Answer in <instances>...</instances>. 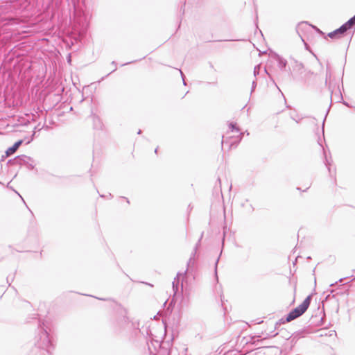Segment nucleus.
Here are the masks:
<instances>
[{"label": "nucleus", "instance_id": "nucleus-1", "mask_svg": "<svg viewBox=\"0 0 355 355\" xmlns=\"http://www.w3.org/2000/svg\"><path fill=\"white\" fill-rule=\"evenodd\" d=\"M116 315L112 323L114 334L125 336L129 340H135L140 334L139 322L131 320L128 316V311L121 305H117Z\"/></svg>", "mask_w": 355, "mask_h": 355}, {"label": "nucleus", "instance_id": "nucleus-2", "mask_svg": "<svg viewBox=\"0 0 355 355\" xmlns=\"http://www.w3.org/2000/svg\"><path fill=\"white\" fill-rule=\"evenodd\" d=\"M34 344L41 355H51L55 349L53 336L50 324L44 321L39 324Z\"/></svg>", "mask_w": 355, "mask_h": 355}, {"label": "nucleus", "instance_id": "nucleus-3", "mask_svg": "<svg viewBox=\"0 0 355 355\" xmlns=\"http://www.w3.org/2000/svg\"><path fill=\"white\" fill-rule=\"evenodd\" d=\"M311 300V296L309 295L298 306L293 309L286 316V321L291 322L301 316L309 308Z\"/></svg>", "mask_w": 355, "mask_h": 355}, {"label": "nucleus", "instance_id": "nucleus-4", "mask_svg": "<svg viewBox=\"0 0 355 355\" xmlns=\"http://www.w3.org/2000/svg\"><path fill=\"white\" fill-rule=\"evenodd\" d=\"M8 164L24 166L28 169L32 170L35 166V162L33 158L28 156L21 155L15 157L12 159L8 160Z\"/></svg>", "mask_w": 355, "mask_h": 355}, {"label": "nucleus", "instance_id": "nucleus-5", "mask_svg": "<svg viewBox=\"0 0 355 355\" xmlns=\"http://www.w3.org/2000/svg\"><path fill=\"white\" fill-rule=\"evenodd\" d=\"M244 133L241 132L240 135L238 136L236 138H233L232 137H224L223 136L222 139V147H223L225 145H227L228 148L232 147H236L238 144L241 141L242 135Z\"/></svg>", "mask_w": 355, "mask_h": 355}, {"label": "nucleus", "instance_id": "nucleus-6", "mask_svg": "<svg viewBox=\"0 0 355 355\" xmlns=\"http://www.w3.org/2000/svg\"><path fill=\"white\" fill-rule=\"evenodd\" d=\"M347 30L345 28V26L343 24L340 28L336 30L330 32L328 33V37L330 38H340L342 35L345 33Z\"/></svg>", "mask_w": 355, "mask_h": 355}, {"label": "nucleus", "instance_id": "nucleus-7", "mask_svg": "<svg viewBox=\"0 0 355 355\" xmlns=\"http://www.w3.org/2000/svg\"><path fill=\"white\" fill-rule=\"evenodd\" d=\"M24 140L21 139L14 144V145L8 148L6 151V157H9L14 154L19 146L23 144Z\"/></svg>", "mask_w": 355, "mask_h": 355}, {"label": "nucleus", "instance_id": "nucleus-8", "mask_svg": "<svg viewBox=\"0 0 355 355\" xmlns=\"http://www.w3.org/2000/svg\"><path fill=\"white\" fill-rule=\"evenodd\" d=\"M187 270H188V269H187L183 274L180 272H178L176 277L174 278V280L172 282V287H173V291L174 295H176L178 291V286H179V282H180L179 278H180V277L183 275H186L187 272Z\"/></svg>", "mask_w": 355, "mask_h": 355}, {"label": "nucleus", "instance_id": "nucleus-9", "mask_svg": "<svg viewBox=\"0 0 355 355\" xmlns=\"http://www.w3.org/2000/svg\"><path fill=\"white\" fill-rule=\"evenodd\" d=\"M277 61L278 62V67L279 69L281 70H284L286 67L287 61L279 55H277Z\"/></svg>", "mask_w": 355, "mask_h": 355}, {"label": "nucleus", "instance_id": "nucleus-10", "mask_svg": "<svg viewBox=\"0 0 355 355\" xmlns=\"http://www.w3.org/2000/svg\"><path fill=\"white\" fill-rule=\"evenodd\" d=\"M331 71L329 66V64H327L326 78H325V85H328L329 90H331V85H330V83L329 84V80L331 78Z\"/></svg>", "mask_w": 355, "mask_h": 355}, {"label": "nucleus", "instance_id": "nucleus-11", "mask_svg": "<svg viewBox=\"0 0 355 355\" xmlns=\"http://www.w3.org/2000/svg\"><path fill=\"white\" fill-rule=\"evenodd\" d=\"M344 26H345V28L348 31L350 28H352V26H355V22L352 19V18H350L347 22L343 24Z\"/></svg>", "mask_w": 355, "mask_h": 355}, {"label": "nucleus", "instance_id": "nucleus-12", "mask_svg": "<svg viewBox=\"0 0 355 355\" xmlns=\"http://www.w3.org/2000/svg\"><path fill=\"white\" fill-rule=\"evenodd\" d=\"M229 128L231 130L232 132H239V128L237 127L236 123H230L229 125Z\"/></svg>", "mask_w": 355, "mask_h": 355}, {"label": "nucleus", "instance_id": "nucleus-13", "mask_svg": "<svg viewBox=\"0 0 355 355\" xmlns=\"http://www.w3.org/2000/svg\"><path fill=\"white\" fill-rule=\"evenodd\" d=\"M309 25L306 23V22H301L298 24L297 27V31L299 33V31L300 29H302L304 28V27H307L309 26Z\"/></svg>", "mask_w": 355, "mask_h": 355}, {"label": "nucleus", "instance_id": "nucleus-14", "mask_svg": "<svg viewBox=\"0 0 355 355\" xmlns=\"http://www.w3.org/2000/svg\"><path fill=\"white\" fill-rule=\"evenodd\" d=\"M291 117L293 120L295 121L297 123H300V121H301L302 119V117H300V116H298L297 114H293L292 113L291 114Z\"/></svg>", "mask_w": 355, "mask_h": 355}, {"label": "nucleus", "instance_id": "nucleus-15", "mask_svg": "<svg viewBox=\"0 0 355 355\" xmlns=\"http://www.w3.org/2000/svg\"><path fill=\"white\" fill-rule=\"evenodd\" d=\"M324 164L326 165V166L327 167V169L330 173L331 175H332V173H331V163L328 160V159L325 157V162H324Z\"/></svg>", "mask_w": 355, "mask_h": 355}, {"label": "nucleus", "instance_id": "nucleus-16", "mask_svg": "<svg viewBox=\"0 0 355 355\" xmlns=\"http://www.w3.org/2000/svg\"><path fill=\"white\" fill-rule=\"evenodd\" d=\"M260 70H261V66L259 64L254 67V76H257L259 73Z\"/></svg>", "mask_w": 355, "mask_h": 355}, {"label": "nucleus", "instance_id": "nucleus-17", "mask_svg": "<svg viewBox=\"0 0 355 355\" xmlns=\"http://www.w3.org/2000/svg\"><path fill=\"white\" fill-rule=\"evenodd\" d=\"M202 236H203V233H202L200 238L199 239V240H198V243H196V247H195V249H194L195 252L197 250V248H198V246L200 245V241H201V239H202Z\"/></svg>", "mask_w": 355, "mask_h": 355}, {"label": "nucleus", "instance_id": "nucleus-18", "mask_svg": "<svg viewBox=\"0 0 355 355\" xmlns=\"http://www.w3.org/2000/svg\"><path fill=\"white\" fill-rule=\"evenodd\" d=\"M256 86H257V83H256V81H254H254L252 82V92L254 89V88L256 87Z\"/></svg>", "mask_w": 355, "mask_h": 355}, {"label": "nucleus", "instance_id": "nucleus-19", "mask_svg": "<svg viewBox=\"0 0 355 355\" xmlns=\"http://www.w3.org/2000/svg\"><path fill=\"white\" fill-rule=\"evenodd\" d=\"M179 71H180L182 78V79L184 78V75L183 72L182 71V70L179 69Z\"/></svg>", "mask_w": 355, "mask_h": 355}, {"label": "nucleus", "instance_id": "nucleus-20", "mask_svg": "<svg viewBox=\"0 0 355 355\" xmlns=\"http://www.w3.org/2000/svg\"><path fill=\"white\" fill-rule=\"evenodd\" d=\"M34 135H35V132L33 133V136H32V137H33V136H34ZM32 140H33V137H31V139H29V140L26 142V144H29Z\"/></svg>", "mask_w": 355, "mask_h": 355}, {"label": "nucleus", "instance_id": "nucleus-21", "mask_svg": "<svg viewBox=\"0 0 355 355\" xmlns=\"http://www.w3.org/2000/svg\"><path fill=\"white\" fill-rule=\"evenodd\" d=\"M191 261H192V258L191 257V258L189 259V260L188 263H187L188 266H189V264L191 263Z\"/></svg>", "mask_w": 355, "mask_h": 355}, {"label": "nucleus", "instance_id": "nucleus-22", "mask_svg": "<svg viewBox=\"0 0 355 355\" xmlns=\"http://www.w3.org/2000/svg\"><path fill=\"white\" fill-rule=\"evenodd\" d=\"M122 198L125 199V200H126V202H127V203H128V204H129V203H130V201L128 200V198H125V197H122Z\"/></svg>", "mask_w": 355, "mask_h": 355}, {"label": "nucleus", "instance_id": "nucleus-23", "mask_svg": "<svg viewBox=\"0 0 355 355\" xmlns=\"http://www.w3.org/2000/svg\"><path fill=\"white\" fill-rule=\"evenodd\" d=\"M67 60H68V62H71V55H69Z\"/></svg>", "mask_w": 355, "mask_h": 355}, {"label": "nucleus", "instance_id": "nucleus-24", "mask_svg": "<svg viewBox=\"0 0 355 355\" xmlns=\"http://www.w3.org/2000/svg\"><path fill=\"white\" fill-rule=\"evenodd\" d=\"M182 82H183L184 85H187V83H186L184 78L182 79Z\"/></svg>", "mask_w": 355, "mask_h": 355}, {"label": "nucleus", "instance_id": "nucleus-25", "mask_svg": "<svg viewBox=\"0 0 355 355\" xmlns=\"http://www.w3.org/2000/svg\"><path fill=\"white\" fill-rule=\"evenodd\" d=\"M218 262V259L216 260V267H217V263ZM215 271L216 272V268H215Z\"/></svg>", "mask_w": 355, "mask_h": 355}, {"label": "nucleus", "instance_id": "nucleus-26", "mask_svg": "<svg viewBox=\"0 0 355 355\" xmlns=\"http://www.w3.org/2000/svg\"><path fill=\"white\" fill-rule=\"evenodd\" d=\"M132 62H127V63L123 64H122V66H125V65L128 64H130V63H132Z\"/></svg>", "mask_w": 355, "mask_h": 355}, {"label": "nucleus", "instance_id": "nucleus-27", "mask_svg": "<svg viewBox=\"0 0 355 355\" xmlns=\"http://www.w3.org/2000/svg\"><path fill=\"white\" fill-rule=\"evenodd\" d=\"M112 65H114V66L116 67V62H115V61H112Z\"/></svg>", "mask_w": 355, "mask_h": 355}, {"label": "nucleus", "instance_id": "nucleus-28", "mask_svg": "<svg viewBox=\"0 0 355 355\" xmlns=\"http://www.w3.org/2000/svg\"><path fill=\"white\" fill-rule=\"evenodd\" d=\"M277 334H278V333H275V334H274L271 335L270 336H271V337H274V336H277Z\"/></svg>", "mask_w": 355, "mask_h": 355}, {"label": "nucleus", "instance_id": "nucleus-29", "mask_svg": "<svg viewBox=\"0 0 355 355\" xmlns=\"http://www.w3.org/2000/svg\"><path fill=\"white\" fill-rule=\"evenodd\" d=\"M141 133V130H139V131L137 132V134L138 135H140Z\"/></svg>", "mask_w": 355, "mask_h": 355}, {"label": "nucleus", "instance_id": "nucleus-30", "mask_svg": "<svg viewBox=\"0 0 355 355\" xmlns=\"http://www.w3.org/2000/svg\"><path fill=\"white\" fill-rule=\"evenodd\" d=\"M181 290L182 291L183 290V282H182V284H181Z\"/></svg>", "mask_w": 355, "mask_h": 355}, {"label": "nucleus", "instance_id": "nucleus-31", "mask_svg": "<svg viewBox=\"0 0 355 355\" xmlns=\"http://www.w3.org/2000/svg\"><path fill=\"white\" fill-rule=\"evenodd\" d=\"M343 278H340V279L338 280V282H343Z\"/></svg>", "mask_w": 355, "mask_h": 355}, {"label": "nucleus", "instance_id": "nucleus-32", "mask_svg": "<svg viewBox=\"0 0 355 355\" xmlns=\"http://www.w3.org/2000/svg\"><path fill=\"white\" fill-rule=\"evenodd\" d=\"M317 31H318L319 33H322V34L323 33H322L321 31H320V29H318V28H317Z\"/></svg>", "mask_w": 355, "mask_h": 355}, {"label": "nucleus", "instance_id": "nucleus-33", "mask_svg": "<svg viewBox=\"0 0 355 355\" xmlns=\"http://www.w3.org/2000/svg\"><path fill=\"white\" fill-rule=\"evenodd\" d=\"M344 105H347V107H349V105L347 103H344Z\"/></svg>", "mask_w": 355, "mask_h": 355}, {"label": "nucleus", "instance_id": "nucleus-34", "mask_svg": "<svg viewBox=\"0 0 355 355\" xmlns=\"http://www.w3.org/2000/svg\"><path fill=\"white\" fill-rule=\"evenodd\" d=\"M264 71H265V72H266L267 74H269V73H268V71H267V69H265V70H264ZM268 76H270V75H268Z\"/></svg>", "mask_w": 355, "mask_h": 355}, {"label": "nucleus", "instance_id": "nucleus-35", "mask_svg": "<svg viewBox=\"0 0 355 355\" xmlns=\"http://www.w3.org/2000/svg\"><path fill=\"white\" fill-rule=\"evenodd\" d=\"M253 210H254V208L251 206L250 211H253Z\"/></svg>", "mask_w": 355, "mask_h": 355}, {"label": "nucleus", "instance_id": "nucleus-36", "mask_svg": "<svg viewBox=\"0 0 355 355\" xmlns=\"http://www.w3.org/2000/svg\"><path fill=\"white\" fill-rule=\"evenodd\" d=\"M155 153H157V148H155Z\"/></svg>", "mask_w": 355, "mask_h": 355}, {"label": "nucleus", "instance_id": "nucleus-37", "mask_svg": "<svg viewBox=\"0 0 355 355\" xmlns=\"http://www.w3.org/2000/svg\"><path fill=\"white\" fill-rule=\"evenodd\" d=\"M324 121H323V123H322V128H324Z\"/></svg>", "mask_w": 355, "mask_h": 355}, {"label": "nucleus", "instance_id": "nucleus-38", "mask_svg": "<svg viewBox=\"0 0 355 355\" xmlns=\"http://www.w3.org/2000/svg\"><path fill=\"white\" fill-rule=\"evenodd\" d=\"M4 157H5L4 156H2V157H1V161H3V159H4Z\"/></svg>", "mask_w": 355, "mask_h": 355}, {"label": "nucleus", "instance_id": "nucleus-39", "mask_svg": "<svg viewBox=\"0 0 355 355\" xmlns=\"http://www.w3.org/2000/svg\"><path fill=\"white\" fill-rule=\"evenodd\" d=\"M99 300H105V299H104V298H99Z\"/></svg>", "mask_w": 355, "mask_h": 355}, {"label": "nucleus", "instance_id": "nucleus-40", "mask_svg": "<svg viewBox=\"0 0 355 355\" xmlns=\"http://www.w3.org/2000/svg\"><path fill=\"white\" fill-rule=\"evenodd\" d=\"M218 181L219 182V184H220V178L218 179Z\"/></svg>", "mask_w": 355, "mask_h": 355}]
</instances>
